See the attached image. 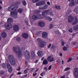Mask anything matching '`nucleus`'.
<instances>
[{"label": "nucleus", "instance_id": "nucleus-1", "mask_svg": "<svg viewBox=\"0 0 78 78\" xmlns=\"http://www.w3.org/2000/svg\"><path fill=\"white\" fill-rule=\"evenodd\" d=\"M17 5L15 6L11 5L8 8V10L9 11H12L11 12V16L14 17V18H17V14L18 13L16 12H14L13 10L16 11L17 9V8H19V7L17 6Z\"/></svg>", "mask_w": 78, "mask_h": 78}, {"label": "nucleus", "instance_id": "nucleus-2", "mask_svg": "<svg viewBox=\"0 0 78 78\" xmlns=\"http://www.w3.org/2000/svg\"><path fill=\"white\" fill-rule=\"evenodd\" d=\"M14 47H13V49L14 51L15 52L18 58H20L22 56V50L20 49V48L19 47H16L15 49Z\"/></svg>", "mask_w": 78, "mask_h": 78}, {"label": "nucleus", "instance_id": "nucleus-3", "mask_svg": "<svg viewBox=\"0 0 78 78\" xmlns=\"http://www.w3.org/2000/svg\"><path fill=\"white\" fill-rule=\"evenodd\" d=\"M45 12H42V14L44 19H45L46 20H48L49 21H51L52 20V18H51L50 17L45 15Z\"/></svg>", "mask_w": 78, "mask_h": 78}, {"label": "nucleus", "instance_id": "nucleus-4", "mask_svg": "<svg viewBox=\"0 0 78 78\" xmlns=\"http://www.w3.org/2000/svg\"><path fill=\"white\" fill-rule=\"evenodd\" d=\"M30 51H28L27 50H26L24 53L25 56L27 59V60H28L30 59Z\"/></svg>", "mask_w": 78, "mask_h": 78}, {"label": "nucleus", "instance_id": "nucleus-5", "mask_svg": "<svg viewBox=\"0 0 78 78\" xmlns=\"http://www.w3.org/2000/svg\"><path fill=\"white\" fill-rule=\"evenodd\" d=\"M6 66L7 67L8 70L9 72V73H11L12 71V67H11V66L9 63H7Z\"/></svg>", "mask_w": 78, "mask_h": 78}, {"label": "nucleus", "instance_id": "nucleus-6", "mask_svg": "<svg viewBox=\"0 0 78 78\" xmlns=\"http://www.w3.org/2000/svg\"><path fill=\"white\" fill-rule=\"evenodd\" d=\"M73 73L75 78H78V68H75Z\"/></svg>", "mask_w": 78, "mask_h": 78}, {"label": "nucleus", "instance_id": "nucleus-7", "mask_svg": "<svg viewBox=\"0 0 78 78\" xmlns=\"http://www.w3.org/2000/svg\"><path fill=\"white\" fill-rule=\"evenodd\" d=\"M74 20V17L71 16H68V20L69 23H71Z\"/></svg>", "mask_w": 78, "mask_h": 78}, {"label": "nucleus", "instance_id": "nucleus-8", "mask_svg": "<svg viewBox=\"0 0 78 78\" xmlns=\"http://www.w3.org/2000/svg\"><path fill=\"white\" fill-rule=\"evenodd\" d=\"M7 25L6 23H5V26L7 30H10V29L12 28V26L11 24H7V25Z\"/></svg>", "mask_w": 78, "mask_h": 78}, {"label": "nucleus", "instance_id": "nucleus-9", "mask_svg": "<svg viewBox=\"0 0 78 78\" xmlns=\"http://www.w3.org/2000/svg\"><path fill=\"white\" fill-rule=\"evenodd\" d=\"M38 45L40 47L43 48V47H44V45H46V43L45 41H42L38 44Z\"/></svg>", "mask_w": 78, "mask_h": 78}, {"label": "nucleus", "instance_id": "nucleus-10", "mask_svg": "<svg viewBox=\"0 0 78 78\" xmlns=\"http://www.w3.org/2000/svg\"><path fill=\"white\" fill-rule=\"evenodd\" d=\"M42 36L44 38H47L48 36V33L46 32H43L42 33Z\"/></svg>", "mask_w": 78, "mask_h": 78}, {"label": "nucleus", "instance_id": "nucleus-11", "mask_svg": "<svg viewBox=\"0 0 78 78\" xmlns=\"http://www.w3.org/2000/svg\"><path fill=\"white\" fill-rule=\"evenodd\" d=\"M48 60L49 62H53L54 61V58L52 57V56H50L48 58Z\"/></svg>", "mask_w": 78, "mask_h": 78}, {"label": "nucleus", "instance_id": "nucleus-12", "mask_svg": "<svg viewBox=\"0 0 78 78\" xmlns=\"http://www.w3.org/2000/svg\"><path fill=\"white\" fill-rule=\"evenodd\" d=\"M38 24L41 27H44L45 25V22L43 21H41L38 23Z\"/></svg>", "mask_w": 78, "mask_h": 78}, {"label": "nucleus", "instance_id": "nucleus-13", "mask_svg": "<svg viewBox=\"0 0 78 78\" xmlns=\"http://www.w3.org/2000/svg\"><path fill=\"white\" fill-rule=\"evenodd\" d=\"M14 59V56L12 55H9L8 57V60L9 61H11L12 60H13Z\"/></svg>", "mask_w": 78, "mask_h": 78}, {"label": "nucleus", "instance_id": "nucleus-14", "mask_svg": "<svg viewBox=\"0 0 78 78\" xmlns=\"http://www.w3.org/2000/svg\"><path fill=\"white\" fill-rule=\"evenodd\" d=\"M37 53L38 56L42 57V56H43V52L42 51H38Z\"/></svg>", "mask_w": 78, "mask_h": 78}, {"label": "nucleus", "instance_id": "nucleus-15", "mask_svg": "<svg viewBox=\"0 0 78 78\" xmlns=\"http://www.w3.org/2000/svg\"><path fill=\"white\" fill-rule=\"evenodd\" d=\"M13 30L14 31H18L19 30V27L17 25H15L13 26Z\"/></svg>", "mask_w": 78, "mask_h": 78}, {"label": "nucleus", "instance_id": "nucleus-16", "mask_svg": "<svg viewBox=\"0 0 78 78\" xmlns=\"http://www.w3.org/2000/svg\"><path fill=\"white\" fill-rule=\"evenodd\" d=\"M9 62H10V64H11L12 65H14L16 64V60H15V59L9 61Z\"/></svg>", "mask_w": 78, "mask_h": 78}, {"label": "nucleus", "instance_id": "nucleus-17", "mask_svg": "<svg viewBox=\"0 0 78 78\" xmlns=\"http://www.w3.org/2000/svg\"><path fill=\"white\" fill-rule=\"evenodd\" d=\"M1 36L2 37H3V38H6L7 36V35L6 34V33L5 32H2L1 34Z\"/></svg>", "mask_w": 78, "mask_h": 78}, {"label": "nucleus", "instance_id": "nucleus-18", "mask_svg": "<svg viewBox=\"0 0 78 78\" xmlns=\"http://www.w3.org/2000/svg\"><path fill=\"white\" fill-rule=\"evenodd\" d=\"M22 37L25 39H27L28 37V35L27 33L23 34L22 35Z\"/></svg>", "mask_w": 78, "mask_h": 78}, {"label": "nucleus", "instance_id": "nucleus-19", "mask_svg": "<svg viewBox=\"0 0 78 78\" xmlns=\"http://www.w3.org/2000/svg\"><path fill=\"white\" fill-rule=\"evenodd\" d=\"M44 4V3L43 2H41L36 3L37 6H41Z\"/></svg>", "mask_w": 78, "mask_h": 78}, {"label": "nucleus", "instance_id": "nucleus-20", "mask_svg": "<svg viewBox=\"0 0 78 78\" xmlns=\"http://www.w3.org/2000/svg\"><path fill=\"white\" fill-rule=\"evenodd\" d=\"M70 6H73L75 5V3H74V0H72L71 1L69 5Z\"/></svg>", "mask_w": 78, "mask_h": 78}, {"label": "nucleus", "instance_id": "nucleus-21", "mask_svg": "<svg viewBox=\"0 0 78 78\" xmlns=\"http://www.w3.org/2000/svg\"><path fill=\"white\" fill-rule=\"evenodd\" d=\"M37 19V16L36 15H34L32 17V20H36Z\"/></svg>", "mask_w": 78, "mask_h": 78}, {"label": "nucleus", "instance_id": "nucleus-22", "mask_svg": "<svg viewBox=\"0 0 78 78\" xmlns=\"http://www.w3.org/2000/svg\"><path fill=\"white\" fill-rule=\"evenodd\" d=\"M14 20L12 18H9L7 20V22H9L11 23V22H13Z\"/></svg>", "mask_w": 78, "mask_h": 78}, {"label": "nucleus", "instance_id": "nucleus-23", "mask_svg": "<svg viewBox=\"0 0 78 78\" xmlns=\"http://www.w3.org/2000/svg\"><path fill=\"white\" fill-rule=\"evenodd\" d=\"M48 8V5H45L44 7H39V9H46Z\"/></svg>", "mask_w": 78, "mask_h": 78}, {"label": "nucleus", "instance_id": "nucleus-24", "mask_svg": "<svg viewBox=\"0 0 78 78\" xmlns=\"http://www.w3.org/2000/svg\"><path fill=\"white\" fill-rule=\"evenodd\" d=\"M43 64H44V65H47V64H48V61L47 60L45 59H44L43 60Z\"/></svg>", "mask_w": 78, "mask_h": 78}, {"label": "nucleus", "instance_id": "nucleus-25", "mask_svg": "<svg viewBox=\"0 0 78 78\" xmlns=\"http://www.w3.org/2000/svg\"><path fill=\"white\" fill-rule=\"evenodd\" d=\"M37 16V19H44V17L42 18L41 14H38Z\"/></svg>", "mask_w": 78, "mask_h": 78}, {"label": "nucleus", "instance_id": "nucleus-26", "mask_svg": "<svg viewBox=\"0 0 78 78\" xmlns=\"http://www.w3.org/2000/svg\"><path fill=\"white\" fill-rule=\"evenodd\" d=\"M73 29L75 31H78V25H77L73 27Z\"/></svg>", "mask_w": 78, "mask_h": 78}, {"label": "nucleus", "instance_id": "nucleus-27", "mask_svg": "<svg viewBox=\"0 0 78 78\" xmlns=\"http://www.w3.org/2000/svg\"><path fill=\"white\" fill-rule=\"evenodd\" d=\"M31 56H32V57H34V56L35 55V53H34V52L33 51H31Z\"/></svg>", "mask_w": 78, "mask_h": 78}, {"label": "nucleus", "instance_id": "nucleus-28", "mask_svg": "<svg viewBox=\"0 0 78 78\" xmlns=\"http://www.w3.org/2000/svg\"><path fill=\"white\" fill-rule=\"evenodd\" d=\"M78 20L77 19H76L75 21L72 24V25H75L76 23H78Z\"/></svg>", "mask_w": 78, "mask_h": 78}, {"label": "nucleus", "instance_id": "nucleus-29", "mask_svg": "<svg viewBox=\"0 0 78 78\" xmlns=\"http://www.w3.org/2000/svg\"><path fill=\"white\" fill-rule=\"evenodd\" d=\"M55 9H60L61 7L59 5L55 6Z\"/></svg>", "mask_w": 78, "mask_h": 78}, {"label": "nucleus", "instance_id": "nucleus-30", "mask_svg": "<svg viewBox=\"0 0 78 78\" xmlns=\"http://www.w3.org/2000/svg\"><path fill=\"white\" fill-rule=\"evenodd\" d=\"M74 12H78V7H76L74 10Z\"/></svg>", "mask_w": 78, "mask_h": 78}, {"label": "nucleus", "instance_id": "nucleus-31", "mask_svg": "<svg viewBox=\"0 0 78 78\" xmlns=\"http://www.w3.org/2000/svg\"><path fill=\"white\" fill-rule=\"evenodd\" d=\"M18 12H19V13H22L23 12V9H20L18 10Z\"/></svg>", "mask_w": 78, "mask_h": 78}, {"label": "nucleus", "instance_id": "nucleus-32", "mask_svg": "<svg viewBox=\"0 0 78 78\" xmlns=\"http://www.w3.org/2000/svg\"><path fill=\"white\" fill-rule=\"evenodd\" d=\"M67 50V47L64 46L63 48V51H66Z\"/></svg>", "mask_w": 78, "mask_h": 78}, {"label": "nucleus", "instance_id": "nucleus-33", "mask_svg": "<svg viewBox=\"0 0 78 78\" xmlns=\"http://www.w3.org/2000/svg\"><path fill=\"white\" fill-rule=\"evenodd\" d=\"M1 66L3 68H4V69H5V68L6 67V65H5L4 63L2 64Z\"/></svg>", "mask_w": 78, "mask_h": 78}, {"label": "nucleus", "instance_id": "nucleus-34", "mask_svg": "<svg viewBox=\"0 0 78 78\" xmlns=\"http://www.w3.org/2000/svg\"><path fill=\"white\" fill-rule=\"evenodd\" d=\"M22 4L23 5L25 6L26 5V1H23L22 2Z\"/></svg>", "mask_w": 78, "mask_h": 78}, {"label": "nucleus", "instance_id": "nucleus-35", "mask_svg": "<svg viewBox=\"0 0 78 78\" xmlns=\"http://www.w3.org/2000/svg\"><path fill=\"white\" fill-rule=\"evenodd\" d=\"M51 49L52 50H54L55 49H56V47L55 46L52 45L51 47Z\"/></svg>", "mask_w": 78, "mask_h": 78}, {"label": "nucleus", "instance_id": "nucleus-36", "mask_svg": "<svg viewBox=\"0 0 78 78\" xmlns=\"http://www.w3.org/2000/svg\"><path fill=\"white\" fill-rule=\"evenodd\" d=\"M68 31H69V32L70 33H73V29H72V28H70L68 30Z\"/></svg>", "mask_w": 78, "mask_h": 78}, {"label": "nucleus", "instance_id": "nucleus-37", "mask_svg": "<svg viewBox=\"0 0 78 78\" xmlns=\"http://www.w3.org/2000/svg\"><path fill=\"white\" fill-rule=\"evenodd\" d=\"M44 75H45V72H43L42 73L40 74V75L42 76H44Z\"/></svg>", "mask_w": 78, "mask_h": 78}, {"label": "nucleus", "instance_id": "nucleus-38", "mask_svg": "<svg viewBox=\"0 0 78 78\" xmlns=\"http://www.w3.org/2000/svg\"><path fill=\"white\" fill-rule=\"evenodd\" d=\"M53 24H51L49 25V28L50 29H51V28H53Z\"/></svg>", "mask_w": 78, "mask_h": 78}, {"label": "nucleus", "instance_id": "nucleus-39", "mask_svg": "<svg viewBox=\"0 0 78 78\" xmlns=\"http://www.w3.org/2000/svg\"><path fill=\"white\" fill-rule=\"evenodd\" d=\"M73 59H72V58H69V59L67 60V62H70Z\"/></svg>", "mask_w": 78, "mask_h": 78}, {"label": "nucleus", "instance_id": "nucleus-40", "mask_svg": "<svg viewBox=\"0 0 78 78\" xmlns=\"http://www.w3.org/2000/svg\"><path fill=\"white\" fill-rule=\"evenodd\" d=\"M36 41L37 42H40V41H41V38H38L37 40Z\"/></svg>", "mask_w": 78, "mask_h": 78}, {"label": "nucleus", "instance_id": "nucleus-41", "mask_svg": "<svg viewBox=\"0 0 78 78\" xmlns=\"http://www.w3.org/2000/svg\"><path fill=\"white\" fill-rule=\"evenodd\" d=\"M44 71L45 72H47L48 70V69L46 67H44Z\"/></svg>", "mask_w": 78, "mask_h": 78}, {"label": "nucleus", "instance_id": "nucleus-42", "mask_svg": "<svg viewBox=\"0 0 78 78\" xmlns=\"http://www.w3.org/2000/svg\"><path fill=\"white\" fill-rule=\"evenodd\" d=\"M27 70H28V69H25L24 71V72L25 73V74L27 73Z\"/></svg>", "mask_w": 78, "mask_h": 78}, {"label": "nucleus", "instance_id": "nucleus-43", "mask_svg": "<svg viewBox=\"0 0 78 78\" xmlns=\"http://www.w3.org/2000/svg\"><path fill=\"white\" fill-rule=\"evenodd\" d=\"M36 75H37V73H36L35 72L33 73V76H36Z\"/></svg>", "mask_w": 78, "mask_h": 78}, {"label": "nucleus", "instance_id": "nucleus-44", "mask_svg": "<svg viewBox=\"0 0 78 78\" xmlns=\"http://www.w3.org/2000/svg\"><path fill=\"white\" fill-rule=\"evenodd\" d=\"M65 44V42H64L62 41L61 45L62 46H64V45Z\"/></svg>", "mask_w": 78, "mask_h": 78}, {"label": "nucleus", "instance_id": "nucleus-45", "mask_svg": "<svg viewBox=\"0 0 78 78\" xmlns=\"http://www.w3.org/2000/svg\"><path fill=\"white\" fill-rule=\"evenodd\" d=\"M30 1H32V2L33 3H36V2H36V0H30Z\"/></svg>", "mask_w": 78, "mask_h": 78}, {"label": "nucleus", "instance_id": "nucleus-46", "mask_svg": "<svg viewBox=\"0 0 78 78\" xmlns=\"http://www.w3.org/2000/svg\"><path fill=\"white\" fill-rule=\"evenodd\" d=\"M4 74H5V71H1V73H0L1 75H3Z\"/></svg>", "mask_w": 78, "mask_h": 78}, {"label": "nucleus", "instance_id": "nucleus-47", "mask_svg": "<svg viewBox=\"0 0 78 78\" xmlns=\"http://www.w3.org/2000/svg\"><path fill=\"white\" fill-rule=\"evenodd\" d=\"M51 67H52L51 65L50 66H49V67L48 68V70H51Z\"/></svg>", "mask_w": 78, "mask_h": 78}, {"label": "nucleus", "instance_id": "nucleus-48", "mask_svg": "<svg viewBox=\"0 0 78 78\" xmlns=\"http://www.w3.org/2000/svg\"><path fill=\"white\" fill-rule=\"evenodd\" d=\"M56 62H57L58 63H60V62H61V61L60 59H58L57 60Z\"/></svg>", "mask_w": 78, "mask_h": 78}, {"label": "nucleus", "instance_id": "nucleus-49", "mask_svg": "<svg viewBox=\"0 0 78 78\" xmlns=\"http://www.w3.org/2000/svg\"><path fill=\"white\" fill-rule=\"evenodd\" d=\"M70 69L69 68H67L65 69L64 70L65 71H67V70H69Z\"/></svg>", "mask_w": 78, "mask_h": 78}, {"label": "nucleus", "instance_id": "nucleus-50", "mask_svg": "<svg viewBox=\"0 0 78 78\" xmlns=\"http://www.w3.org/2000/svg\"><path fill=\"white\" fill-rule=\"evenodd\" d=\"M59 27L60 28H63V26H62V25H60L59 26Z\"/></svg>", "mask_w": 78, "mask_h": 78}, {"label": "nucleus", "instance_id": "nucleus-51", "mask_svg": "<svg viewBox=\"0 0 78 78\" xmlns=\"http://www.w3.org/2000/svg\"><path fill=\"white\" fill-rule=\"evenodd\" d=\"M16 40H17L18 41H20V37L17 38L16 39Z\"/></svg>", "mask_w": 78, "mask_h": 78}, {"label": "nucleus", "instance_id": "nucleus-52", "mask_svg": "<svg viewBox=\"0 0 78 78\" xmlns=\"http://www.w3.org/2000/svg\"><path fill=\"white\" fill-rule=\"evenodd\" d=\"M51 44H50L48 46V48H49L50 47H51Z\"/></svg>", "mask_w": 78, "mask_h": 78}, {"label": "nucleus", "instance_id": "nucleus-53", "mask_svg": "<svg viewBox=\"0 0 78 78\" xmlns=\"http://www.w3.org/2000/svg\"><path fill=\"white\" fill-rule=\"evenodd\" d=\"M17 75H21V74H22V73L20 72H19L17 73Z\"/></svg>", "mask_w": 78, "mask_h": 78}, {"label": "nucleus", "instance_id": "nucleus-54", "mask_svg": "<svg viewBox=\"0 0 78 78\" xmlns=\"http://www.w3.org/2000/svg\"><path fill=\"white\" fill-rule=\"evenodd\" d=\"M77 33H76L75 34H73V36H75L76 34H77Z\"/></svg>", "mask_w": 78, "mask_h": 78}, {"label": "nucleus", "instance_id": "nucleus-55", "mask_svg": "<svg viewBox=\"0 0 78 78\" xmlns=\"http://www.w3.org/2000/svg\"><path fill=\"white\" fill-rule=\"evenodd\" d=\"M17 70H18V71H20V67H19L18 69H16Z\"/></svg>", "mask_w": 78, "mask_h": 78}, {"label": "nucleus", "instance_id": "nucleus-56", "mask_svg": "<svg viewBox=\"0 0 78 78\" xmlns=\"http://www.w3.org/2000/svg\"><path fill=\"white\" fill-rule=\"evenodd\" d=\"M49 15H51V16H53V12L51 13Z\"/></svg>", "mask_w": 78, "mask_h": 78}, {"label": "nucleus", "instance_id": "nucleus-57", "mask_svg": "<svg viewBox=\"0 0 78 78\" xmlns=\"http://www.w3.org/2000/svg\"><path fill=\"white\" fill-rule=\"evenodd\" d=\"M34 69H35V68L32 69L31 71H32V72H34Z\"/></svg>", "mask_w": 78, "mask_h": 78}, {"label": "nucleus", "instance_id": "nucleus-58", "mask_svg": "<svg viewBox=\"0 0 78 78\" xmlns=\"http://www.w3.org/2000/svg\"><path fill=\"white\" fill-rule=\"evenodd\" d=\"M47 3L48 5H50V2H47Z\"/></svg>", "mask_w": 78, "mask_h": 78}, {"label": "nucleus", "instance_id": "nucleus-59", "mask_svg": "<svg viewBox=\"0 0 78 78\" xmlns=\"http://www.w3.org/2000/svg\"><path fill=\"white\" fill-rule=\"evenodd\" d=\"M61 78H65V76H63L61 77Z\"/></svg>", "mask_w": 78, "mask_h": 78}, {"label": "nucleus", "instance_id": "nucleus-60", "mask_svg": "<svg viewBox=\"0 0 78 78\" xmlns=\"http://www.w3.org/2000/svg\"><path fill=\"white\" fill-rule=\"evenodd\" d=\"M6 76H3L2 77V78H6Z\"/></svg>", "mask_w": 78, "mask_h": 78}, {"label": "nucleus", "instance_id": "nucleus-61", "mask_svg": "<svg viewBox=\"0 0 78 78\" xmlns=\"http://www.w3.org/2000/svg\"><path fill=\"white\" fill-rule=\"evenodd\" d=\"M40 12H41V11H40V10H38L37 11V13H39Z\"/></svg>", "mask_w": 78, "mask_h": 78}, {"label": "nucleus", "instance_id": "nucleus-62", "mask_svg": "<svg viewBox=\"0 0 78 78\" xmlns=\"http://www.w3.org/2000/svg\"><path fill=\"white\" fill-rule=\"evenodd\" d=\"M60 56H62V53H60Z\"/></svg>", "mask_w": 78, "mask_h": 78}, {"label": "nucleus", "instance_id": "nucleus-63", "mask_svg": "<svg viewBox=\"0 0 78 78\" xmlns=\"http://www.w3.org/2000/svg\"><path fill=\"white\" fill-rule=\"evenodd\" d=\"M25 23L27 25H28V21H26L25 22Z\"/></svg>", "mask_w": 78, "mask_h": 78}, {"label": "nucleus", "instance_id": "nucleus-64", "mask_svg": "<svg viewBox=\"0 0 78 78\" xmlns=\"http://www.w3.org/2000/svg\"><path fill=\"white\" fill-rule=\"evenodd\" d=\"M22 78H25V76H23L22 77Z\"/></svg>", "mask_w": 78, "mask_h": 78}]
</instances>
